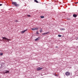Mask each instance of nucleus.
Segmentation results:
<instances>
[{
    "mask_svg": "<svg viewBox=\"0 0 78 78\" xmlns=\"http://www.w3.org/2000/svg\"><path fill=\"white\" fill-rule=\"evenodd\" d=\"M40 39V38L39 37H38L37 39H35V41H39Z\"/></svg>",
    "mask_w": 78,
    "mask_h": 78,
    "instance_id": "423d86ee",
    "label": "nucleus"
},
{
    "mask_svg": "<svg viewBox=\"0 0 78 78\" xmlns=\"http://www.w3.org/2000/svg\"><path fill=\"white\" fill-rule=\"evenodd\" d=\"M55 48H58V46H56Z\"/></svg>",
    "mask_w": 78,
    "mask_h": 78,
    "instance_id": "412c9836",
    "label": "nucleus"
},
{
    "mask_svg": "<svg viewBox=\"0 0 78 78\" xmlns=\"http://www.w3.org/2000/svg\"><path fill=\"white\" fill-rule=\"evenodd\" d=\"M65 75L66 76H69L70 75V73L69 72V71L66 72L65 73Z\"/></svg>",
    "mask_w": 78,
    "mask_h": 78,
    "instance_id": "7ed1b4c3",
    "label": "nucleus"
},
{
    "mask_svg": "<svg viewBox=\"0 0 78 78\" xmlns=\"http://www.w3.org/2000/svg\"><path fill=\"white\" fill-rule=\"evenodd\" d=\"M41 18H42V19H43V18H44V16H41Z\"/></svg>",
    "mask_w": 78,
    "mask_h": 78,
    "instance_id": "a211bd4d",
    "label": "nucleus"
},
{
    "mask_svg": "<svg viewBox=\"0 0 78 78\" xmlns=\"http://www.w3.org/2000/svg\"><path fill=\"white\" fill-rule=\"evenodd\" d=\"M58 36L60 37H61V35H58Z\"/></svg>",
    "mask_w": 78,
    "mask_h": 78,
    "instance_id": "2eb2a0df",
    "label": "nucleus"
},
{
    "mask_svg": "<svg viewBox=\"0 0 78 78\" xmlns=\"http://www.w3.org/2000/svg\"><path fill=\"white\" fill-rule=\"evenodd\" d=\"M68 19V20H70V19Z\"/></svg>",
    "mask_w": 78,
    "mask_h": 78,
    "instance_id": "a878e982",
    "label": "nucleus"
},
{
    "mask_svg": "<svg viewBox=\"0 0 78 78\" xmlns=\"http://www.w3.org/2000/svg\"><path fill=\"white\" fill-rule=\"evenodd\" d=\"M0 6H2V4H0Z\"/></svg>",
    "mask_w": 78,
    "mask_h": 78,
    "instance_id": "5701e85b",
    "label": "nucleus"
},
{
    "mask_svg": "<svg viewBox=\"0 0 78 78\" xmlns=\"http://www.w3.org/2000/svg\"><path fill=\"white\" fill-rule=\"evenodd\" d=\"M27 31V29H26L24 31H22L21 33H25V31Z\"/></svg>",
    "mask_w": 78,
    "mask_h": 78,
    "instance_id": "6e6552de",
    "label": "nucleus"
},
{
    "mask_svg": "<svg viewBox=\"0 0 78 78\" xmlns=\"http://www.w3.org/2000/svg\"><path fill=\"white\" fill-rule=\"evenodd\" d=\"M50 33V32H46L45 33H44L42 34V35H45V34H49Z\"/></svg>",
    "mask_w": 78,
    "mask_h": 78,
    "instance_id": "20e7f679",
    "label": "nucleus"
},
{
    "mask_svg": "<svg viewBox=\"0 0 78 78\" xmlns=\"http://www.w3.org/2000/svg\"><path fill=\"white\" fill-rule=\"evenodd\" d=\"M14 22H18L19 21H18V20H16L14 21Z\"/></svg>",
    "mask_w": 78,
    "mask_h": 78,
    "instance_id": "9b49d317",
    "label": "nucleus"
},
{
    "mask_svg": "<svg viewBox=\"0 0 78 78\" xmlns=\"http://www.w3.org/2000/svg\"><path fill=\"white\" fill-rule=\"evenodd\" d=\"M27 17H31V16L30 15H27Z\"/></svg>",
    "mask_w": 78,
    "mask_h": 78,
    "instance_id": "dca6fc26",
    "label": "nucleus"
},
{
    "mask_svg": "<svg viewBox=\"0 0 78 78\" xmlns=\"http://www.w3.org/2000/svg\"><path fill=\"white\" fill-rule=\"evenodd\" d=\"M40 33H42V29H41L40 30Z\"/></svg>",
    "mask_w": 78,
    "mask_h": 78,
    "instance_id": "ddd939ff",
    "label": "nucleus"
},
{
    "mask_svg": "<svg viewBox=\"0 0 78 78\" xmlns=\"http://www.w3.org/2000/svg\"><path fill=\"white\" fill-rule=\"evenodd\" d=\"M9 73V71H6V72H5L4 73Z\"/></svg>",
    "mask_w": 78,
    "mask_h": 78,
    "instance_id": "1a4fd4ad",
    "label": "nucleus"
},
{
    "mask_svg": "<svg viewBox=\"0 0 78 78\" xmlns=\"http://www.w3.org/2000/svg\"><path fill=\"white\" fill-rule=\"evenodd\" d=\"M56 76H58V74H56Z\"/></svg>",
    "mask_w": 78,
    "mask_h": 78,
    "instance_id": "4be33fe9",
    "label": "nucleus"
},
{
    "mask_svg": "<svg viewBox=\"0 0 78 78\" xmlns=\"http://www.w3.org/2000/svg\"><path fill=\"white\" fill-rule=\"evenodd\" d=\"M32 30H36V29H35V28H33L31 29Z\"/></svg>",
    "mask_w": 78,
    "mask_h": 78,
    "instance_id": "4468645a",
    "label": "nucleus"
},
{
    "mask_svg": "<svg viewBox=\"0 0 78 78\" xmlns=\"http://www.w3.org/2000/svg\"><path fill=\"white\" fill-rule=\"evenodd\" d=\"M60 30L61 31H62V30H65V29L64 28H62L60 29Z\"/></svg>",
    "mask_w": 78,
    "mask_h": 78,
    "instance_id": "9d476101",
    "label": "nucleus"
},
{
    "mask_svg": "<svg viewBox=\"0 0 78 78\" xmlns=\"http://www.w3.org/2000/svg\"><path fill=\"white\" fill-rule=\"evenodd\" d=\"M42 68H40V67H38L37 68V71L39 70H42Z\"/></svg>",
    "mask_w": 78,
    "mask_h": 78,
    "instance_id": "39448f33",
    "label": "nucleus"
},
{
    "mask_svg": "<svg viewBox=\"0 0 78 78\" xmlns=\"http://www.w3.org/2000/svg\"><path fill=\"white\" fill-rule=\"evenodd\" d=\"M76 3H78V2H75V4H76Z\"/></svg>",
    "mask_w": 78,
    "mask_h": 78,
    "instance_id": "b1692460",
    "label": "nucleus"
},
{
    "mask_svg": "<svg viewBox=\"0 0 78 78\" xmlns=\"http://www.w3.org/2000/svg\"><path fill=\"white\" fill-rule=\"evenodd\" d=\"M1 56H2L3 55V53H1L0 54Z\"/></svg>",
    "mask_w": 78,
    "mask_h": 78,
    "instance_id": "aec40b11",
    "label": "nucleus"
},
{
    "mask_svg": "<svg viewBox=\"0 0 78 78\" xmlns=\"http://www.w3.org/2000/svg\"><path fill=\"white\" fill-rule=\"evenodd\" d=\"M73 16L74 17H75V18L76 17H77V15L75 14H74L73 15Z\"/></svg>",
    "mask_w": 78,
    "mask_h": 78,
    "instance_id": "0eeeda50",
    "label": "nucleus"
},
{
    "mask_svg": "<svg viewBox=\"0 0 78 78\" xmlns=\"http://www.w3.org/2000/svg\"><path fill=\"white\" fill-rule=\"evenodd\" d=\"M36 33L37 34H39V32L38 31H37Z\"/></svg>",
    "mask_w": 78,
    "mask_h": 78,
    "instance_id": "6ab92c4d",
    "label": "nucleus"
},
{
    "mask_svg": "<svg viewBox=\"0 0 78 78\" xmlns=\"http://www.w3.org/2000/svg\"><path fill=\"white\" fill-rule=\"evenodd\" d=\"M12 5H14L15 6H19V4H17V2H12Z\"/></svg>",
    "mask_w": 78,
    "mask_h": 78,
    "instance_id": "f03ea898",
    "label": "nucleus"
},
{
    "mask_svg": "<svg viewBox=\"0 0 78 78\" xmlns=\"http://www.w3.org/2000/svg\"><path fill=\"white\" fill-rule=\"evenodd\" d=\"M35 2H36V3H38V1H37V0H34Z\"/></svg>",
    "mask_w": 78,
    "mask_h": 78,
    "instance_id": "f8f14e48",
    "label": "nucleus"
},
{
    "mask_svg": "<svg viewBox=\"0 0 78 78\" xmlns=\"http://www.w3.org/2000/svg\"><path fill=\"white\" fill-rule=\"evenodd\" d=\"M35 30H37L38 29H39V28H35Z\"/></svg>",
    "mask_w": 78,
    "mask_h": 78,
    "instance_id": "f3484780",
    "label": "nucleus"
},
{
    "mask_svg": "<svg viewBox=\"0 0 78 78\" xmlns=\"http://www.w3.org/2000/svg\"><path fill=\"white\" fill-rule=\"evenodd\" d=\"M54 75H55V76H56V73L54 74Z\"/></svg>",
    "mask_w": 78,
    "mask_h": 78,
    "instance_id": "393cba45",
    "label": "nucleus"
},
{
    "mask_svg": "<svg viewBox=\"0 0 78 78\" xmlns=\"http://www.w3.org/2000/svg\"><path fill=\"white\" fill-rule=\"evenodd\" d=\"M3 40H5V41L6 42H9V41H11V39H8L5 37H2Z\"/></svg>",
    "mask_w": 78,
    "mask_h": 78,
    "instance_id": "f257e3e1",
    "label": "nucleus"
}]
</instances>
